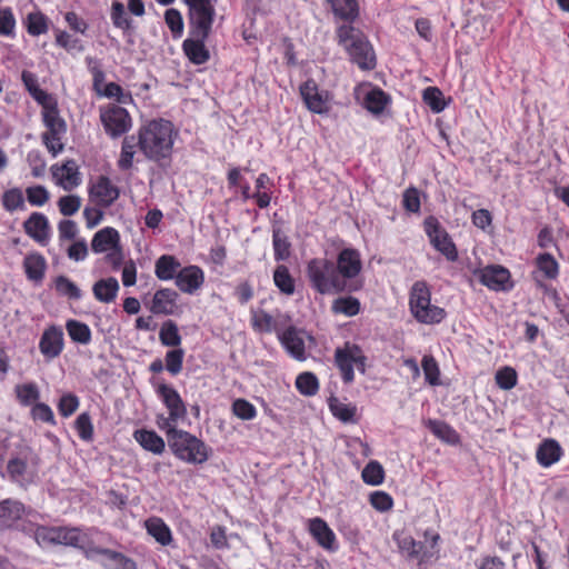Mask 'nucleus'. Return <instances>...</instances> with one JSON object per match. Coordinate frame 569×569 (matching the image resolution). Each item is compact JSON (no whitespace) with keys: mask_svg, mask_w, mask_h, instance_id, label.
I'll return each mask as SVG.
<instances>
[{"mask_svg":"<svg viewBox=\"0 0 569 569\" xmlns=\"http://www.w3.org/2000/svg\"><path fill=\"white\" fill-rule=\"evenodd\" d=\"M333 13L345 20H353L358 16L356 0H328Z\"/></svg>","mask_w":569,"mask_h":569,"instance_id":"44","label":"nucleus"},{"mask_svg":"<svg viewBox=\"0 0 569 569\" xmlns=\"http://www.w3.org/2000/svg\"><path fill=\"white\" fill-rule=\"evenodd\" d=\"M58 207L63 216H72L79 211L81 198L76 194L63 196L58 200Z\"/></svg>","mask_w":569,"mask_h":569,"instance_id":"61","label":"nucleus"},{"mask_svg":"<svg viewBox=\"0 0 569 569\" xmlns=\"http://www.w3.org/2000/svg\"><path fill=\"white\" fill-rule=\"evenodd\" d=\"M23 505L14 500H4L0 502V525L10 526L23 515Z\"/></svg>","mask_w":569,"mask_h":569,"instance_id":"38","label":"nucleus"},{"mask_svg":"<svg viewBox=\"0 0 569 569\" xmlns=\"http://www.w3.org/2000/svg\"><path fill=\"white\" fill-rule=\"evenodd\" d=\"M426 381L430 386L440 385V370L436 359L432 356H425L421 361Z\"/></svg>","mask_w":569,"mask_h":569,"instance_id":"50","label":"nucleus"},{"mask_svg":"<svg viewBox=\"0 0 569 569\" xmlns=\"http://www.w3.org/2000/svg\"><path fill=\"white\" fill-rule=\"evenodd\" d=\"M366 361L362 349L352 342H346L342 347L337 348L335 351V362L338 367L341 378L345 383H351L355 380L353 367H356L360 373H366Z\"/></svg>","mask_w":569,"mask_h":569,"instance_id":"8","label":"nucleus"},{"mask_svg":"<svg viewBox=\"0 0 569 569\" xmlns=\"http://www.w3.org/2000/svg\"><path fill=\"white\" fill-rule=\"evenodd\" d=\"M178 293L172 289H160L154 292L150 311L154 315H174L177 306Z\"/></svg>","mask_w":569,"mask_h":569,"instance_id":"23","label":"nucleus"},{"mask_svg":"<svg viewBox=\"0 0 569 569\" xmlns=\"http://www.w3.org/2000/svg\"><path fill=\"white\" fill-rule=\"evenodd\" d=\"M425 231L429 237L431 244L441 252L449 261L458 259V251L448 232L439 222L430 217L425 221Z\"/></svg>","mask_w":569,"mask_h":569,"instance_id":"11","label":"nucleus"},{"mask_svg":"<svg viewBox=\"0 0 569 569\" xmlns=\"http://www.w3.org/2000/svg\"><path fill=\"white\" fill-rule=\"evenodd\" d=\"M76 430L82 440L90 441L93 437V426L89 413L83 412L78 416L74 422Z\"/></svg>","mask_w":569,"mask_h":569,"instance_id":"64","label":"nucleus"},{"mask_svg":"<svg viewBox=\"0 0 569 569\" xmlns=\"http://www.w3.org/2000/svg\"><path fill=\"white\" fill-rule=\"evenodd\" d=\"M120 194L119 188L104 176H100L89 188L91 200L103 208L110 207Z\"/></svg>","mask_w":569,"mask_h":569,"instance_id":"14","label":"nucleus"},{"mask_svg":"<svg viewBox=\"0 0 569 569\" xmlns=\"http://www.w3.org/2000/svg\"><path fill=\"white\" fill-rule=\"evenodd\" d=\"M479 281L491 290H507L510 272L501 266H487L475 272Z\"/></svg>","mask_w":569,"mask_h":569,"instance_id":"16","label":"nucleus"},{"mask_svg":"<svg viewBox=\"0 0 569 569\" xmlns=\"http://www.w3.org/2000/svg\"><path fill=\"white\" fill-rule=\"evenodd\" d=\"M2 203L8 211L23 208L24 199L22 191L18 188L6 191L2 197Z\"/></svg>","mask_w":569,"mask_h":569,"instance_id":"58","label":"nucleus"},{"mask_svg":"<svg viewBox=\"0 0 569 569\" xmlns=\"http://www.w3.org/2000/svg\"><path fill=\"white\" fill-rule=\"evenodd\" d=\"M385 471L382 466L377 461H370L362 470V479L366 483L378 486L382 483Z\"/></svg>","mask_w":569,"mask_h":569,"instance_id":"52","label":"nucleus"},{"mask_svg":"<svg viewBox=\"0 0 569 569\" xmlns=\"http://www.w3.org/2000/svg\"><path fill=\"white\" fill-rule=\"evenodd\" d=\"M273 250L277 261L286 260L290 256V243L287 237L278 229L273 230Z\"/></svg>","mask_w":569,"mask_h":569,"instance_id":"54","label":"nucleus"},{"mask_svg":"<svg viewBox=\"0 0 569 569\" xmlns=\"http://www.w3.org/2000/svg\"><path fill=\"white\" fill-rule=\"evenodd\" d=\"M42 120L46 127V131L41 134L42 142L47 150L56 157L64 149L63 139L67 133V123L60 117L56 106L43 109Z\"/></svg>","mask_w":569,"mask_h":569,"instance_id":"6","label":"nucleus"},{"mask_svg":"<svg viewBox=\"0 0 569 569\" xmlns=\"http://www.w3.org/2000/svg\"><path fill=\"white\" fill-rule=\"evenodd\" d=\"M427 427L429 430L440 440L450 443V445H457L460 441L459 433L450 427L448 423L440 421V420H428Z\"/></svg>","mask_w":569,"mask_h":569,"instance_id":"36","label":"nucleus"},{"mask_svg":"<svg viewBox=\"0 0 569 569\" xmlns=\"http://www.w3.org/2000/svg\"><path fill=\"white\" fill-rule=\"evenodd\" d=\"M16 18L9 7L0 8V36L13 38L16 34Z\"/></svg>","mask_w":569,"mask_h":569,"instance_id":"51","label":"nucleus"},{"mask_svg":"<svg viewBox=\"0 0 569 569\" xmlns=\"http://www.w3.org/2000/svg\"><path fill=\"white\" fill-rule=\"evenodd\" d=\"M204 282V273L198 266H188L177 273L176 284L186 293L196 292Z\"/></svg>","mask_w":569,"mask_h":569,"instance_id":"22","label":"nucleus"},{"mask_svg":"<svg viewBox=\"0 0 569 569\" xmlns=\"http://www.w3.org/2000/svg\"><path fill=\"white\" fill-rule=\"evenodd\" d=\"M100 121L107 134L118 138L127 133L132 127V119L129 112L114 103L99 109Z\"/></svg>","mask_w":569,"mask_h":569,"instance_id":"10","label":"nucleus"},{"mask_svg":"<svg viewBox=\"0 0 569 569\" xmlns=\"http://www.w3.org/2000/svg\"><path fill=\"white\" fill-rule=\"evenodd\" d=\"M361 267L360 253L356 249L347 248L339 253L336 269L346 282L358 276Z\"/></svg>","mask_w":569,"mask_h":569,"instance_id":"20","label":"nucleus"},{"mask_svg":"<svg viewBox=\"0 0 569 569\" xmlns=\"http://www.w3.org/2000/svg\"><path fill=\"white\" fill-rule=\"evenodd\" d=\"M189 6L192 22L196 27V36L207 38L214 17V7L211 0H184Z\"/></svg>","mask_w":569,"mask_h":569,"instance_id":"12","label":"nucleus"},{"mask_svg":"<svg viewBox=\"0 0 569 569\" xmlns=\"http://www.w3.org/2000/svg\"><path fill=\"white\" fill-rule=\"evenodd\" d=\"M517 372L511 367H505L497 371L496 382L503 390H510L517 385Z\"/></svg>","mask_w":569,"mask_h":569,"instance_id":"59","label":"nucleus"},{"mask_svg":"<svg viewBox=\"0 0 569 569\" xmlns=\"http://www.w3.org/2000/svg\"><path fill=\"white\" fill-rule=\"evenodd\" d=\"M34 539L41 547L53 545L82 547L86 542V536L78 528L67 527H38L34 530Z\"/></svg>","mask_w":569,"mask_h":569,"instance_id":"9","label":"nucleus"},{"mask_svg":"<svg viewBox=\"0 0 569 569\" xmlns=\"http://www.w3.org/2000/svg\"><path fill=\"white\" fill-rule=\"evenodd\" d=\"M274 284L286 295L295 292V281L284 266H278L273 273Z\"/></svg>","mask_w":569,"mask_h":569,"instance_id":"47","label":"nucleus"},{"mask_svg":"<svg viewBox=\"0 0 569 569\" xmlns=\"http://www.w3.org/2000/svg\"><path fill=\"white\" fill-rule=\"evenodd\" d=\"M69 337L72 341L81 345H88L91 341L90 328L78 320H69L66 325Z\"/></svg>","mask_w":569,"mask_h":569,"instance_id":"43","label":"nucleus"},{"mask_svg":"<svg viewBox=\"0 0 569 569\" xmlns=\"http://www.w3.org/2000/svg\"><path fill=\"white\" fill-rule=\"evenodd\" d=\"M309 531L317 542L329 551L337 550V539L335 532L329 528L327 522L321 518L309 520Z\"/></svg>","mask_w":569,"mask_h":569,"instance_id":"24","label":"nucleus"},{"mask_svg":"<svg viewBox=\"0 0 569 569\" xmlns=\"http://www.w3.org/2000/svg\"><path fill=\"white\" fill-rule=\"evenodd\" d=\"M63 331L60 327L57 326L48 327L43 331L39 341L40 352L47 361H51L59 357L63 350Z\"/></svg>","mask_w":569,"mask_h":569,"instance_id":"15","label":"nucleus"},{"mask_svg":"<svg viewBox=\"0 0 569 569\" xmlns=\"http://www.w3.org/2000/svg\"><path fill=\"white\" fill-rule=\"evenodd\" d=\"M51 173L54 182L67 191L74 189L81 182L78 166L74 160H67L61 166H52Z\"/></svg>","mask_w":569,"mask_h":569,"instance_id":"19","label":"nucleus"},{"mask_svg":"<svg viewBox=\"0 0 569 569\" xmlns=\"http://www.w3.org/2000/svg\"><path fill=\"white\" fill-rule=\"evenodd\" d=\"M119 282L116 278L100 279L92 287L94 298L103 303H111L116 300L119 291Z\"/></svg>","mask_w":569,"mask_h":569,"instance_id":"28","label":"nucleus"},{"mask_svg":"<svg viewBox=\"0 0 569 569\" xmlns=\"http://www.w3.org/2000/svg\"><path fill=\"white\" fill-rule=\"evenodd\" d=\"M169 410L170 420H182L187 416V408L178 391L168 385H160L157 389Z\"/></svg>","mask_w":569,"mask_h":569,"instance_id":"21","label":"nucleus"},{"mask_svg":"<svg viewBox=\"0 0 569 569\" xmlns=\"http://www.w3.org/2000/svg\"><path fill=\"white\" fill-rule=\"evenodd\" d=\"M232 412L241 420H252L257 416L256 407L246 399H237L232 403Z\"/></svg>","mask_w":569,"mask_h":569,"instance_id":"57","label":"nucleus"},{"mask_svg":"<svg viewBox=\"0 0 569 569\" xmlns=\"http://www.w3.org/2000/svg\"><path fill=\"white\" fill-rule=\"evenodd\" d=\"M111 20L114 27L128 30L131 28V20L126 13L124 6L120 1H113L111 6Z\"/></svg>","mask_w":569,"mask_h":569,"instance_id":"56","label":"nucleus"},{"mask_svg":"<svg viewBox=\"0 0 569 569\" xmlns=\"http://www.w3.org/2000/svg\"><path fill=\"white\" fill-rule=\"evenodd\" d=\"M39 462V456L34 450L23 445L8 460L7 470L12 480L22 483L31 481L36 477Z\"/></svg>","mask_w":569,"mask_h":569,"instance_id":"7","label":"nucleus"},{"mask_svg":"<svg viewBox=\"0 0 569 569\" xmlns=\"http://www.w3.org/2000/svg\"><path fill=\"white\" fill-rule=\"evenodd\" d=\"M409 308L413 318L425 325L440 323L447 316L443 308L431 303V292L425 281H417L411 287Z\"/></svg>","mask_w":569,"mask_h":569,"instance_id":"3","label":"nucleus"},{"mask_svg":"<svg viewBox=\"0 0 569 569\" xmlns=\"http://www.w3.org/2000/svg\"><path fill=\"white\" fill-rule=\"evenodd\" d=\"M159 340L166 347H179L182 338L177 323L172 320L164 321L159 331Z\"/></svg>","mask_w":569,"mask_h":569,"instance_id":"42","label":"nucleus"},{"mask_svg":"<svg viewBox=\"0 0 569 569\" xmlns=\"http://www.w3.org/2000/svg\"><path fill=\"white\" fill-rule=\"evenodd\" d=\"M137 146L139 147L136 136H127L123 139L120 156L117 161V164L121 170H129L132 168Z\"/></svg>","mask_w":569,"mask_h":569,"instance_id":"37","label":"nucleus"},{"mask_svg":"<svg viewBox=\"0 0 569 569\" xmlns=\"http://www.w3.org/2000/svg\"><path fill=\"white\" fill-rule=\"evenodd\" d=\"M14 393L19 403L24 407L37 403L40 398L39 387L34 382L17 385Z\"/></svg>","mask_w":569,"mask_h":569,"instance_id":"40","label":"nucleus"},{"mask_svg":"<svg viewBox=\"0 0 569 569\" xmlns=\"http://www.w3.org/2000/svg\"><path fill=\"white\" fill-rule=\"evenodd\" d=\"M47 262L40 253H30L23 260V269L27 278L34 282L42 281Z\"/></svg>","mask_w":569,"mask_h":569,"instance_id":"31","label":"nucleus"},{"mask_svg":"<svg viewBox=\"0 0 569 569\" xmlns=\"http://www.w3.org/2000/svg\"><path fill=\"white\" fill-rule=\"evenodd\" d=\"M422 99L436 113L441 112L447 106L443 93L437 87L426 88L422 93Z\"/></svg>","mask_w":569,"mask_h":569,"instance_id":"46","label":"nucleus"},{"mask_svg":"<svg viewBox=\"0 0 569 569\" xmlns=\"http://www.w3.org/2000/svg\"><path fill=\"white\" fill-rule=\"evenodd\" d=\"M24 24L28 33L33 37L44 34L49 30V19L40 11L29 12Z\"/></svg>","mask_w":569,"mask_h":569,"instance_id":"41","label":"nucleus"},{"mask_svg":"<svg viewBox=\"0 0 569 569\" xmlns=\"http://www.w3.org/2000/svg\"><path fill=\"white\" fill-rule=\"evenodd\" d=\"M133 438L147 451L154 455H161L164 451V440L152 430H136Z\"/></svg>","mask_w":569,"mask_h":569,"instance_id":"29","label":"nucleus"},{"mask_svg":"<svg viewBox=\"0 0 569 569\" xmlns=\"http://www.w3.org/2000/svg\"><path fill=\"white\" fill-rule=\"evenodd\" d=\"M120 242L119 232L111 227H106L93 236L91 248L96 253L109 252L118 247Z\"/></svg>","mask_w":569,"mask_h":569,"instance_id":"26","label":"nucleus"},{"mask_svg":"<svg viewBox=\"0 0 569 569\" xmlns=\"http://www.w3.org/2000/svg\"><path fill=\"white\" fill-rule=\"evenodd\" d=\"M169 447L177 458L193 465L204 463L210 453V448L202 440L184 430L176 432Z\"/></svg>","mask_w":569,"mask_h":569,"instance_id":"5","label":"nucleus"},{"mask_svg":"<svg viewBox=\"0 0 569 569\" xmlns=\"http://www.w3.org/2000/svg\"><path fill=\"white\" fill-rule=\"evenodd\" d=\"M147 532L154 538L161 546H168L172 541L170 528L158 517H152L144 522Z\"/></svg>","mask_w":569,"mask_h":569,"instance_id":"33","label":"nucleus"},{"mask_svg":"<svg viewBox=\"0 0 569 569\" xmlns=\"http://www.w3.org/2000/svg\"><path fill=\"white\" fill-rule=\"evenodd\" d=\"M184 351L181 348H176L166 353V369L172 375L177 376L182 370Z\"/></svg>","mask_w":569,"mask_h":569,"instance_id":"55","label":"nucleus"},{"mask_svg":"<svg viewBox=\"0 0 569 569\" xmlns=\"http://www.w3.org/2000/svg\"><path fill=\"white\" fill-rule=\"evenodd\" d=\"M251 321L253 328L260 332H271L274 329L273 318L262 310L254 311Z\"/></svg>","mask_w":569,"mask_h":569,"instance_id":"62","label":"nucleus"},{"mask_svg":"<svg viewBox=\"0 0 569 569\" xmlns=\"http://www.w3.org/2000/svg\"><path fill=\"white\" fill-rule=\"evenodd\" d=\"M537 266L539 270L543 272V274L549 279H553L558 274V263L549 253L539 254L537 258Z\"/></svg>","mask_w":569,"mask_h":569,"instance_id":"60","label":"nucleus"},{"mask_svg":"<svg viewBox=\"0 0 569 569\" xmlns=\"http://www.w3.org/2000/svg\"><path fill=\"white\" fill-rule=\"evenodd\" d=\"M206 38H200L197 36L196 39L188 38L183 41L182 49L188 57V59L194 64L206 63L210 53L204 46Z\"/></svg>","mask_w":569,"mask_h":569,"instance_id":"27","label":"nucleus"},{"mask_svg":"<svg viewBox=\"0 0 569 569\" xmlns=\"http://www.w3.org/2000/svg\"><path fill=\"white\" fill-rule=\"evenodd\" d=\"M357 99L371 113H381L389 103V97L379 88L361 86L356 91Z\"/></svg>","mask_w":569,"mask_h":569,"instance_id":"18","label":"nucleus"},{"mask_svg":"<svg viewBox=\"0 0 569 569\" xmlns=\"http://www.w3.org/2000/svg\"><path fill=\"white\" fill-rule=\"evenodd\" d=\"M339 43L349 53L350 59L361 69L370 70L376 67V56L365 36L352 26L343 24L338 31Z\"/></svg>","mask_w":569,"mask_h":569,"instance_id":"2","label":"nucleus"},{"mask_svg":"<svg viewBox=\"0 0 569 569\" xmlns=\"http://www.w3.org/2000/svg\"><path fill=\"white\" fill-rule=\"evenodd\" d=\"M99 553L104 557L108 569H137L136 562L123 553L110 549H102Z\"/></svg>","mask_w":569,"mask_h":569,"instance_id":"39","label":"nucleus"},{"mask_svg":"<svg viewBox=\"0 0 569 569\" xmlns=\"http://www.w3.org/2000/svg\"><path fill=\"white\" fill-rule=\"evenodd\" d=\"M307 274L312 288L321 295L338 293L347 289V282L340 277L333 262L327 259L310 260Z\"/></svg>","mask_w":569,"mask_h":569,"instance_id":"4","label":"nucleus"},{"mask_svg":"<svg viewBox=\"0 0 569 569\" xmlns=\"http://www.w3.org/2000/svg\"><path fill=\"white\" fill-rule=\"evenodd\" d=\"M393 538L400 551L407 555L409 558L421 557V559L423 560L432 556V553L429 555L427 550H422V545L420 542H417L409 535H406L403 532H396Z\"/></svg>","mask_w":569,"mask_h":569,"instance_id":"30","label":"nucleus"},{"mask_svg":"<svg viewBox=\"0 0 569 569\" xmlns=\"http://www.w3.org/2000/svg\"><path fill=\"white\" fill-rule=\"evenodd\" d=\"M176 136L177 131L170 121L154 119L139 128L137 139L146 158L159 161L171 154Z\"/></svg>","mask_w":569,"mask_h":569,"instance_id":"1","label":"nucleus"},{"mask_svg":"<svg viewBox=\"0 0 569 569\" xmlns=\"http://www.w3.org/2000/svg\"><path fill=\"white\" fill-rule=\"evenodd\" d=\"M31 417L34 421H41L49 425H56L52 409L43 402H37L31 408Z\"/></svg>","mask_w":569,"mask_h":569,"instance_id":"63","label":"nucleus"},{"mask_svg":"<svg viewBox=\"0 0 569 569\" xmlns=\"http://www.w3.org/2000/svg\"><path fill=\"white\" fill-rule=\"evenodd\" d=\"M330 410L332 415L343 422H355L356 407L349 403H343L338 399L330 402Z\"/></svg>","mask_w":569,"mask_h":569,"instance_id":"48","label":"nucleus"},{"mask_svg":"<svg viewBox=\"0 0 569 569\" xmlns=\"http://www.w3.org/2000/svg\"><path fill=\"white\" fill-rule=\"evenodd\" d=\"M301 97L307 108L315 113H327L330 109V96L326 90H319L313 80H307L300 87Z\"/></svg>","mask_w":569,"mask_h":569,"instance_id":"13","label":"nucleus"},{"mask_svg":"<svg viewBox=\"0 0 569 569\" xmlns=\"http://www.w3.org/2000/svg\"><path fill=\"white\" fill-rule=\"evenodd\" d=\"M54 286L56 290L60 295L67 296L70 299L78 300L82 296L81 290L77 287V284L64 276H59L56 279Z\"/></svg>","mask_w":569,"mask_h":569,"instance_id":"53","label":"nucleus"},{"mask_svg":"<svg viewBox=\"0 0 569 569\" xmlns=\"http://www.w3.org/2000/svg\"><path fill=\"white\" fill-rule=\"evenodd\" d=\"M306 338L310 341L312 340V338L307 336L303 331L293 327H290L283 332L279 333V339L282 346L291 357L299 361L306 359Z\"/></svg>","mask_w":569,"mask_h":569,"instance_id":"17","label":"nucleus"},{"mask_svg":"<svg viewBox=\"0 0 569 569\" xmlns=\"http://www.w3.org/2000/svg\"><path fill=\"white\" fill-rule=\"evenodd\" d=\"M181 263L176 257L163 254L156 261L154 273L160 280L177 279Z\"/></svg>","mask_w":569,"mask_h":569,"instance_id":"34","label":"nucleus"},{"mask_svg":"<svg viewBox=\"0 0 569 569\" xmlns=\"http://www.w3.org/2000/svg\"><path fill=\"white\" fill-rule=\"evenodd\" d=\"M24 230L37 242L44 244L49 240V221L39 212H33L24 222Z\"/></svg>","mask_w":569,"mask_h":569,"instance_id":"25","label":"nucleus"},{"mask_svg":"<svg viewBox=\"0 0 569 569\" xmlns=\"http://www.w3.org/2000/svg\"><path fill=\"white\" fill-rule=\"evenodd\" d=\"M332 311L335 313H341L347 317H353L360 311V302L353 297L338 298L332 303Z\"/></svg>","mask_w":569,"mask_h":569,"instance_id":"45","label":"nucleus"},{"mask_svg":"<svg viewBox=\"0 0 569 569\" xmlns=\"http://www.w3.org/2000/svg\"><path fill=\"white\" fill-rule=\"evenodd\" d=\"M21 79H22V82H23L26 89L30 93V96L37 102L42 104L43 109H46V107H51V104L49 103L50 96L44 90H42L40 88V86L38 83V78L34 73L24 70V71H22Z\"/></svg>","mask_w":569,"mask_h":569,"instance_id":"35","label":"nucleus"},{"mask_svg":"<svg viewBox=\"0 0 569 569\" xmlns=\"http://www.w3.org/2000/svg\"><path fill=\"white\" fill-rule=\"evenodd\" d=\"M297 389L305 396H313L319 389L317 377L311 372H303L296 379Z\"/></svg>","mask_w":569,"mask_h":569,"instance_id":"49","label":"nucleus"},{"mask_svg":"<svg viewBox=\"0 0 569 569\" xmlns=\"http://www.w3.org/2000/svg\"><path fill=\"white\" fill-rule=\"evenodd\" d=\"M562 450L556 440H545L537 450L536 457L538 462L543 467H550L561 457Z\"/></svg>","mask_w":569,"mask_h":569,"instance_id":"32","label":"nucleus"}]
</instances>
